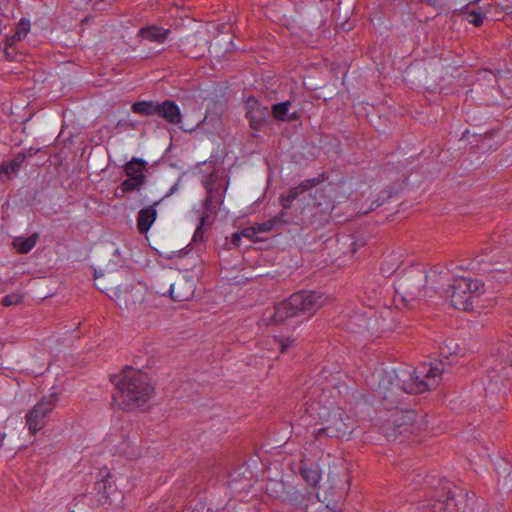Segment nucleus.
Masks as SVG:
<instances>
[{
  "instance_id": "obj_1",
  "label": "nucleus",
  "mask_w": 512,
  "mask_h": 512,
  "mask_svg": "<svg viewBox=\"0 0 512 512\" xmlns=\"http://www.w3.org/2000/svg\"><path fill=\"white\" fill-rule=\"evenodd\" d=\"M459 345L453 340H445L440 346V359L434 363H423L416 369L399 367L386 372L380 380L379 387L384 391L398 389L406 393H424L436 388L449 367L457 362L460 353Z\"/></svg>"
},
{
  "instance_id": "obj_2",
  "label": "nucleus",
  "mask_w": 512,
  "mask_h": 512,
  "mask_svg": "<svg viewBox=\"0 0 512 512\" xmlns=\"http://www.w3.org/2000/svg\"><path fill=\"white\" fill-rule=\"evenodd\" d=\"M111 380L116 385L113 400L123 410L142 407L152 396L149 378L140 370L127 367L121 375H115Z\"/></svg>"
},
{
  "instance_id": "obj_3",
  "label": "nucleus",
  "mask_w": 512,
  "mask_h": 512,
  "mask_svg": "<svg viewBox=\"0 0 512 512\" xmlns=\"http://www.w3.org/2000/svg\"><path fill=\"white\" fill-rule=\"evenodd\" d=\"M323 304L320 294L313 291H302L291 295L288 299L275 306L271 318L275 323H284L286 320L295 317L309 318Z\"/></svg>"
},
{
  "instance_id": "obj_4",
  "label": "nucleus",
  "mask_w": 512,
  "mask_h": 512,
  "mask_svg": "<svg viewBox=\"0 0 512 512\" xmlns=\"http://www.w3.org/2000/svg\"><path fill=\"white\" fill-rule=\"evenodd\" d=\"M439 276L436 271H431L430 275H427L423 270L411 269L396 280V293L405 304H412L422 298L432 297L426 284L429 278L438 283L435 278H439Z\"/></svg>"
},
{
  "instance_id": "obj_5",
  "label": "nucleus",
  "mask_w": 512,
  "mask_h": 512,
  "mask_svg": "<svg viewBox=\"0 0 512 512\" xmlns=\"http://www.w3.org/2000/svg\"><path fill=\"white\" fill-rule=\"evenodd\" d=\"M442 277L439 276L438 289H443L446 298L450 300L451 305L458 310L469 311L473 308V300L479 297L483 292L484 284L479 280L460 277L454 279L453 283L446 289L441 283Z\"/></svg>"
},
{
  "instance_id": "obj_6",
  "label": "nucleus",
  "mask_w": 512,
  "mask_h": 512,
  "mask_svg": "<svg viewBox=\"0 0 512 512\" xmlns=\"http://www.w3.org/2000/svg\"><path fill=\"white\" fill-rule=\"evenodd\" d=\"M30 30V21L21 18L9 34H6L3 38L0 37V59L6 61L17 60L21 53L22 42L28 36Z\"/></svg>"
},
{
  "instance_id": "obj_7",
  "label": "nucleus",
  "mask_w": 512,
  "mask_h": 512,
  "mask_svg": "<svg viewBox=\"0 0 512 512\" xmlns=\"http://www.w3.org/2000/svg\"><path fill=\"white\" fill-rule=\"evenodd\" d=\"M56 392L45 395L26 414V425L30 434L35 435L48 422V418L58 403Z\"/></svg>"
},
{
  "instance_id": "obj_8",
  "label": "nucleus",
  "mask_w": 512,
  "mask_h": 512,
  "mask_svg": "<svg viewBox=\"0 0 512 512\" xmlns=\"http://www.w3.org/2000/svg\"><path fill=\"white\" fill-rule=\"evenodd\" d=\"M119 306L124 307L137 316H141L148 312V305L146 303L147 293L141 287L131 286L130 289L124 291H115Z\"/></svg>"
},
{
  "instance_id": "obj_9",
  "label": "nucleus",
  "mask_w": 512,
  "mask_h": 512,
  "mask_svg": "<svg viewBox=\"0 0 512 512\" xmlns=\"http://www.w3.org/2000/svg\"><path fill=\"white\" fill-rule=\"evenodd\" d=\"M270 116V110L263 106L255 97L249 96L246 100V118L249 121L250 128L255 131H261L267 124Z\"/></svg>"
},
{
  "instance_id": "obj_10",
  "label": "nucleus",
  "mask_w": 512,
  "mask_h": 512,
  "mask_svg": "<svg viewBox=\"0 0 512 512\" xmlns=\"http://www.w3.org/2000/svg\"><path fill=\"white\" fill-rule=\"evenodd\" d=\"M195 292L194 282L191 279L182 278L172 283L169 288V294L173 301L190 300Z\"/></svg>"
},
{
  "instance_id": "obj_11",
  "label": "nucleus",
  "mask_w": 512,
  "mask_h": 512,
  "mask_svg": "<svg viewBox=\"0 0 512 512\" xmlns=\"http://www.w3.org/2000/svg\"><path fill=\"white\" fill-rule=\"evenodd\" d=\"M510 377H512V364L509 367H501L500 369L493 368L488 374V382L485 386L487 395L499 392L504 384V379Z\"/></svg>"
},
{
  "instance_id": "obj_12",
  "label": "nucleus",
  "mask_w": 512,
  "mask_h": 512,
  "mask_svg": "<svg viewBox=\"0 0 512 512\" xmlns=\"http://www.w3.org/2000/svg\"><path fill=\"white\" fill-rule=\"evenodd\" d=\"M157 115L170 124H180L182 114L179 106L172 100H165L157 105Z\"/></svg>"
},
{
  "instance_id": "obj_13",
  "label": "nucleus",
  "mask_w": 512,
  "mask_h": 512,
  "mask_svg": "<svg viewBox=\"0 0 512 512\" xmlns=\"http://www.w3.org/2000/svg\"><path fill=\"white\" fill-rule=\"evenodd\" d=\"M160 201H156L153 205L141 209L137 216V228L140 233H147L157 218L156 206Z\"/></svg>"
},
{
  "instance_id": "obj_14",
  "label": "nucleus",
  "mask_w": 512,
  "mask_h": 512,
  "mask_svg": "<svg viewBox=\"0 0 512 512\" xmlns=\"http://www.w3.org/2000/svg\"><path fill=\"white\" fill-rule=\"evenodd\" d=\"M169 34V29H165L156 25L145 26L138 32V35L142 39L158 44L164 43L167 40Z\"/></svg>"
},
{
  "instance_id": "obj_15",
  "label": "nucleus",
  "mask_w": 512,
  "mask_h": 512,
  "mask_svg": "<svg viewBox=\"0 0 512 512\" xmlns=\"http://www.w3.org/2000/svg\"><path fill=\"white\" fill-rule=\"evenodd\" d=\"M311 502V495L294 491L284 501V505L293 512H306Z\"/></svg>"
},
{
  "instance_id": "obj_16",
  "label": "nucleus",
  "mask_w": 512,
  "mask_h": 512,
  "mask_svg": "<svg viewBox=\"0 0 512 512\" xmlns=\"http://www.w3.org/2000/svg\"><path fill=\"white\" fill-rule=\"evenodd\" d=\"M147 162L141 158H132L129 162L124 165L125 174L132 178L136 177L140 181H146V170Z\"/></svg>"
},
{
  "instance_id": "obj_17",
  "label": "nucleus",
  "mask_w": 512,
  "mask_h": 512,
  "mask_svg": "<svg viewBox=\"0 0 512 512\" xmlns=\"http://www.w3.org/2000/svg\"><path fill=\"white\" fill-rule=\"evenodd\" d=\"M478 262L488 263L493 266L498 264L504 265L509 262V257L499 247H490L489 251H487L485 255L478 260Z\"/></svg>"
},
{
  "instance_id": "obj_18",
  "label": "nucleus",
  "mask_w": 512,
  "mask_h": 512,
  "mask_svg": "<svg viewBox=\"0 0 512 512\" xmlns=\"http://www.w3.org/2000/svg\"><path fill=\"white\" fill-rule=\"evenodd\" d=\"M207 196L204 200V208L212 212L217 204L223 203V195L219 193V188H215L210 181L205 183Z\"/></svg>"
},
{
  "instance_id": "obj_19",
  "label": "nucleus",
  "mask_w": 512,
  "mask_h": 512,
  "mask_svg": "<svg viewBox=\"0 0 512 512\" xmlns=\"http://www.w3.org/2000/svg\"><path fill=\"white\" fill-rule=\"evenodd\" d=\"M38 239L37 233H33L28 238L17 237L13 241V246L18 253L27 254L36 246Z\"/></svg>"
},
{
  "instance_id": "obj_20",
  "label": "nucleus",
  "mask_w": 512,
  "mask_h": 512,
  "mask_svg": "<svg viewBox=\"0 0 512 512\" xmlns=\"http://www.w3.org/2000/svg\"><path fill=\"white\" fill-rule=\"evenodd\" d=\"M289 106H290L289 101L276 103L272 106L270 113H272L273 117L276 120L291 121L296 118V115L295 114H292L290 116L287 115Z\"/></svg>"
},
{
  "instance_id": "obj_21",
  "label": "nucleus",
  "mask_w": 512,
  "mask_h": 512,
  "mask_svg": "<svg viewBox=\"0 0 512 512\" xmlns=\"http://www.w3.org/2000/svg\"><path fill=\"white\" fill-rule=\"evenodd\" d=\"M157 105L152 101H138L132 105V111L136 114L150 116L157 114Z\"/></svg>"
},
{
  "instance_id": "obj_22",
  "label": "nucleus",
  "mask_w": 512,
  "mask_h": 512,
  "mask_svg": "<svg viewBox=\"0 0 512 512\" xmlns=\"http://www.w3.org/2000/svg\"><path fill=\"white\" fill-rule=\"evenodd\" d=\"M25 159H26V154L23 152H20L17 155H15V157L11 161H9L7 163H3L4 168L6 170V177L10 178L11 175L18 173V171L20 170Z\"/></svg>"
},
{
  "instance_id": "obj_23",
  "label": "nucleus",
  "mask_w": 512,
  "mask_h": 512,
  "mask_svg": "<svg viewBox=\"0 0 512 512\" xmlns=\"http://www.w3.org/2000/svg\"><path fill=\"white\" fill-rule=\"evenodd\" d=\"M300 471L302 477L309 485L316 486L319 483L321 474L317 467H301Z\"/></svg>"
},
{
  "instance_id": "obj_24",
  "label": "nucleus",
  "mask_w": 512,
  "mask_h": 512,
  "mask_svg": "<svg viewBox=\"0 0 512 512\" xmlns=\"http://www.w3.org/2000/svg\"><path fill=\"white\" fill-rule=\"evenodd\" d=\"M284 213H281L280 215L274 216L262 223H257V230L258 232H269L273 230L276 226L282 225L284 223L283 220Z\"/></svg>"
},
{
  "instance_id": "obj_25",
  "label": "nucleus",
  "mask_w": 512,
  "mask_h": 512,
  "mask_svg": "<svg viewBox=\"0 0 512 512\" xmlns=\"http://www.w3.org/2000/svg\"><path fill=\"white\" fill-rule=\"evenodd\" d=\"M321 182L319 178H311L304 180L301 182L298 186L292 187L289 190L293 194L294 198L296 199L299 195L304 193L305 191H308L318 185Z\"/></svg>"
},
{
  "instance_id": "obj_26",
  "label": "nucleus",
  "mask_w": 512,
  "mask_h": 512,
  "mask_svg": "<svg viewBox=\"0 0 512 512\" xmlns=\"http://www.w3.org/2000/svg\"><path fill=\"white\" fill-rule=\"evenodd\" d=\"M490 271L494 273L492 277L498 281L509 282L512 280V267H507V268L494 267Z\"/></svg>"
},
{
  "instance_id": "obj_27",
  "label": "nucleus",
  "mask_w": 512,
  "mask_h": 512,
  "mask_svg": "<svg viewBox=\"0 0 512 512\" xmlns=\"http://www.w3.org/2000/svg\"><path fill=\"white\" fill-rule=\"evenodd\" d=\"M207 218H208L207 214H203L201 216L200 224L196 228L195 233L193 235V239H192V244L193 245L202 244L204 242L205 231L203 229V226L205 225Z\"/></svg>"
},
{
  "instance_id": "obj_28",
  "label": "nucleus",
  "mask_w": 512,
  "mask_h": 512,
  "mask_svg": "<svg viewBox=\"0 0 512 512\" xmlns=\"http://www.w3.org/2000/svg\"><path fill=\"white\" fill-rule=\"evenodd\" d=\"M144 182L145 181H140L136 177H128V179L121 183V188L124 192H132L139 189L144 184Z\"/></svg>"
},
{
  "instance_id": "obj_29",
  "label": "nucleus",
  "mask_w": 512,
  "mask_h": 512,
  "mask_svg": "<svg viewBox=\"0 0 512 512\" xmlns=\"http://www.w3.org/2000/svg\"><path fill=\"white\" fill-rule=\"evenodd\" d=\"M23 300V295L20 293H11L2 299V304L6 307L19 304Z\"/></svg>"
},
{
  "instance_id": "obj_30",
  "label": "nucleus",
  "mask_w": 512,
  "mask_h": 512,
  "mask_svg": "<svg viewBox=\"0 0 512 512\" xmlns=\"http://www.w3.org/2000/svg\"><path fill=\"white\" fill-rule=\"evenodd\" d=\"M467 20L469 21V23L478 27V26L482 25L483 20H484V15L482 13L472 11V12L468 13Z\"/></svg>"
},
{
  "instance_id": "obj_31",
  "label": "nucleus",
  "mask_w": 512,
  "mask_h": 512,
  "mask_svg": "<svg viewBox=\"0 0 512 512\" xmlns=\"http://www.w3.org/2000/svg\"><path fill=\"white\" fill-rule=\"evenodd\" d=\"M279 200L284 209H289L291 207V203L295 200V198L291 191L288 190L286 194L280 195Z\"/></svg>"
},
{
  "instance_id": "obj_32",
  "label": "nucleus",
  "mask_w": 512,
  "mask_h": 512,
  "mask_svg": "<svg viewBox=\"0 0 512 512\" xmlns=\"http://www.w3.org/2000/svg\"><path fill=\"white\" fill-rule=\"evenodd\" d=\"M279 200L284 209H289L291 207V203L295 200V198L291 191L288 190L286 194L280 195Z\"/></svg>"
},
{
  "instance_id": "obj_33",
  "label": "nucleus",
  "mask_w": 512,
  "mask_h": 512,
  "mask_svg": "<svg viewBox=\"0 0 512 512\" xmlns=\"http://www.w3.org/2000/svg\"><path fill=\"white\" fill-rule=\"evenodd\" d=\"M448 2L450 3L451 7H454L456 10L458 8L462 9L468 6L472 0H448Z\"/></svg>"
},
{
  "instance_id": "obj_34",
  "label": "nucleus",
  "mask_w": 512,
  "mask_h": 512,
  "mask_svg": "<svg viewBox=\"0 0 512 512\" xmlns=\"http://www.w3.org/2000/svg\"><path fill=\"white\" fill-rule=\"evenodd\" d=\"M243 237H247L249 239L254 238V236L258 233L257 226L245 228L241 231Z\"/></svg>"
},
{
  "instance_id": "obj_35",
  "label": "nucleus",
  "mask_w": 512,
  "mask_h": 512,
  "mask_svg": "<svg viewBox=\"0 0 512 512\" xmlns=\"http://www.w3.org/2000/svg\"><path fill=\"white\" fill-rule=\"evenodd\" d=\"M446 505H448V503L441 501L435 502L433 504V512H444Z\"/></svg>"
},
{
  "instance_id": "obj_36",
  "label": "nucleus",
  "mask_w": 512,
  "mask_h": 512,
  "mask_svg": "<svg viewBox=\"0 0 512 512\" xmlns=\"http://www.w3.org/2000/svg\"><path fill=\"white\" fill-rule=\"evenodd\" d=\"M179 183H180V180H178L175 184H173L171 186V188L169 189V191L164 196V198L170 197L171 195L176 193L178 191V189H179Z\"/></svg>"
},
{
  "instance_id": "obj_37",
  "label": "nucleus",
  "mask_w": 512,
  "mask_h": 512,
  "mask_svg": "<svg viewBox=\"0 0 512 512\" xmlns=\"http://www.w3.org/2000/svg\"><path fill=\"white\" fill-rule=\"evenodd\" d=\"M242 236H243L242 233H234L231 238L232 244L237 247L240 246V240H241Z\"/></svg>"
},
{
  "instance_id": "obj_38",
  "label": "nucleus",
  "mask_w": 512,
  "mask_h": 512,
  "mask_svg": "<svg viewBox=\"0 0 512 512\" xmlns=\"http://www.w3.org/2000/svg\"><path fill=\"white\" fill-rule=\"evenodd\" d=\"M292 340L289 341V340H286L284 342H281V352L282 353H285L288 349V347L292 344Z\"/></svg>"
},
{
  "instance_id": "obj_39",
  "label": "nucleus",
  "mask_w": 512,
  "mask_h": 512,
  "mask_svg": "<svg viewBox=\"0 0 512 512\" xmlns=\"http://www.w3.org/2000/svg\"><path fill=\"white\" fill-rule=\"evenodd\" d=\"M4 176L6 177V170H5V168H4V165H3V164H1V165H0V181H1V180H3L2 178H3Z\"/></svg>"
},
{
  "instance_id": "obj_40",
  "label": "nucleus",
  "mask_w": 512,
  "mask_h": 512,
  "mask_svg": "<svg viewBox=\"0 0 512 512\" xmlns=\"http://www.w3.org/2000/svg\"><path fill=\"white\" fill-rule=\"evenodd\" d=\"M329 430H330V428L328 427V428L320 429L319 431H320V432H325L326 434H328V435H330V436H334L333 434H331V433H330V431H329Z\"/></svg>"
},
{
  "instance_id": "obj_41",
  "label": "nucleus",
  "mask_w": 512,
  "mask_h": 512,
  "mask_svg": "<svg viewBox=\"0 0 512 512\" xmlns=\"http://www.w3.org/2000/svg\"><path fill=\"white\" fill-rule=\"evenodd\" d=\"M6 437V434L5 433H0V447L2 446L3 444V440L5 439Z\"/></svg>"
},
{
  "instance_id": "obj_42",
  "label": "nucleus",
  "mask_w": 512,
  "mask_h": 512,
  "mask_svg": "<svg viewBox=\"0 0 512 512\" xmlns=\"http://www.w3.org/2000/svg\"><path fill=\"white\" fill-rule=\"evenodd\" d=\"M380 205H381L380 203H376L375 208H376V207H378V206H380ZM373 209H374V207H371V208H370V210H373Z\"/></svg>"
}]
</instances>
